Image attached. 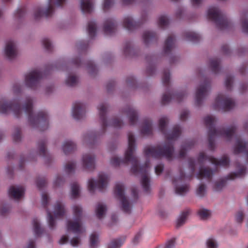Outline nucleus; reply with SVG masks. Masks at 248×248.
Returning <instances> with one entry per match:
<instances>
[{
  "mask_svg": "<svg viewBox=\"0 0 248 248\" xmlns=\"http://www.w3.org/2000/svg\"><path fill=\"white\" fill-rule=\"evenodd\" d=\"M128 146L125 153L124 159H120L116 156H113L110 160V163L114 166H118L121 164H127L131 162L132 167L131 172L134 174H140L141 176V183L144 191L148 193L150 191L149 178L148 176V168L150 165L149 161L147 160L145 164L139 166V161L137 157L134 155L135 150V139L132 132L128 133Z\"/></svg>",
  "mask_w": 248,
  "mask_h": 248,
  "instance_id": "1",
  "label": "nucleus"
},
{
  "mask_svg": "<svg viewBox=\"0 0 248 248\" xmlns=\"http://www.w3.org/2000/svg\"><path fill=\"white\" fill-rule=\"evenodd\" d=\"M204 122L205 125L208 128V147L209 149L212 151L214 150L215 149V145L214 141L216 136H223L230 140L232 139L236 130V127L234 125H232L226 129L224 128L216 129L214 127L216 120L215 117L212 116H207L205 117Z\"/></svg>",
  "mask_w": 248,
  "mask_h": 248,
  "instance_id": "2",
  "label": "nucleus"
},
{
  "mask_svg": "<svg viewBox=\"0 0 248 248\" xmlns=\"http://www.w3.org/2000/svg\"><path fill=\"white\" fill-rule=\"evenodd\" d=\"M23 109L28 116L30 124L39 128L41 131L46 130L48 127V116L44 111H40L36 115L33 112L32 99L31 97L27 98Z\"/></svg>",
  "mask_w": 248,
  "mask_h": 248,
  "instance_id": "3",
  "label": "nucleus"
},
{
  "mask_svg": "<svg viewBox=\"0 0 248 248\" xmlns=\"http://www.w3.org/2000/svg\"><path fill=\"white\" fill-rule=\"evenodd\" d=\"M208 160L211 163L216 166H221L223 167H227L229 165L230 160L229 157L227 155H224L220 160L213 157L207 156L203 152L199 154L198 162L201 167H202L204 161ZM213 174V171L208 168H203L201 167L199 171L197 174V177L198 179H202L203 178L207 179L208 181H211Z\"/></svg>",
  "mask_w": 248,
  "mask_h": 248,
  "instance_id": "4",
  "label": "nucleus"
},
{
  "mask_svg": "<svg viewBox=\"0 0 248 248\" xmlns=\"http://www.w3.org/2000/svg\"><path fill=\"white\" fill-rule=\"evenodd\" d=\"M174 151L173 144L170 142H166L163 145L146 147L144 150L147 157L152 156L157 159L164 157L169 161L172 160Z\"/></svg>",
  "mask_w": 248,
  "mask_h": 248,
  "instance_id": "5",
  "label": "nucleus"
},
{
  "mask_svg": "<svg viewBox=\"0 0 248 248\" xmlns=\"http://www.w3.org/2000/svg\"><path fill=\"white\" fill-rule=\"evenodd\" d=\"M73 212L75 219L74 220L67 221V230L68 232H72L79 235L85 232L81 224L82 208L79 205H75L73 206Z\"/></svg>",
  "mask_w": 248,
  "mask_h": 248,
  "instance_id": "6",
  "label": "nucleus"
},
{
  "mask_svg": "<svg viewBox=\"0 0 248 248\" xmlns=\"http://www.w3.org/2000/svg\"><path fill=\"white\" fill-rule=\"evenodd\" d=\"M207 17L215 22L218 29L223 30L230 26V22L225 15L216 7H210L207 11Z\"/></svg>",
  "mask_w": 248,
  "mask_h": 248,
  "instance_id": "7",
  "label": "nucleus"
},
{
  "mask_svg": "<svg viewBox=\"0 0 248 248\" xmlns=\"http://www.w3.org/2000/svg\"><path fill=\"white\" fill-rule=\"evenodd\" d=\"M168 122V119L166 117H162L159 120V129L160 131L165 135V138L168 140H176L181 134V129L179 125H175L172 130L167 133L166 130V125Z\"/></svg>",
  "mask_w": 248,
  "mask_h": 248,
  "instance_id": "8",
  "label": "nucleus"
},
{
  "mask_svg": "<svg viewBox=\"0 0 248 248\" xmlns=\"http://www.w3.org/2000/svg\"><path fill=\"white\" fill-rule=\"evenodd\" d=\"M10 111L13 112L17 118L20 116L22 112V108L18 102L16 100L10 102H7L4 100H0V113L7 114Z\"/></svg>",
  "mask_w": 248,
  "mask_h": 248,
  "instance_id": "9",
  "label": "nucleus"
},
{
  "mask_svg": "<svg viewBox=\"0 0 248 248\" xmlns=\"http://www.w3.org/2000/svg\"><path fill=\"white\" fill-rule=\"evenodd\" d=\"M65 0H48L47 8L45 11H43L41 8L36 7L34 10V18L35 20L39 19L43 16L46 17L50 16L54 12V6H61L65 2Z\"/></svg>",
  "mask_w": 248,
  "mask_h": 248,
  "instance_id": "10",
  "label": "nucleus"
},
{
  "mask_svg": "<svg viewBox=\"0 0 248 248\" xmlns=\"http://www.w3.org/2000/svg\"><path fill=\"white\" fill-rule=\"evenodd\" d=\"M235 106L234 100L223 94H219L216 97L214 105L215 109H221L224 111H229Z\"/></svg>",
  "mask_w": 248,
  "mask_h": 248,
  "instance_id": "11",
  "label": "nucleus"
},
{
  "mask_svg": "<svg viewBox=\"0 0 248 248\" xmlns=\"http://www.w3.org/2000/svg\"><path fill=\"white\" fill-rule=\"evenodd\" d=\"M124 187L123 184L117 183L115 186L114 193L116 197L122 204V210L126 213H130L131 208L129 202L124 194Z\"/></svg>",
  "mask_w": 248,
  "mask_h": 248,
  "instance_id": "12",
  "label": "nucleus"
},
{
  "mask_svg": "<svg viewBox=\"0 0 248 248\" xmlns=\"http://www.w3.org/2000/svg\"><path fill=\"white\" fill-rule=\"evenodd\" d=\"M108 180V175L103 173H99L98 180L96 182L93 179L89 180L88 187L89 191L93 193L96 186L99 191H103L106 187Z\"/></svg>",
  "mask_w": 248,
  "mask_h": 248,
  "instance_id": "13",
  "label": "nucleus"
},
{
  "mask_svg": "<svg viewBox=\"0 0 248 248\" xmlns=\"http://www.w3.org/2000/svg\"><path fill=\"white\" fill-rule=\"evenodd\" d=\"M43 77V74L40 71L37 70H32L25 77L26 85L30 88L35 89Z\"/></svg>",
  "mask_w": 248,
  "mask_h": 248,
  "instance_id": "14",
  "label": "nucleus"
},
{
  "mask_svg": "<svg viewBox=\"0 0 248 248\" xmlns=\"http://www.w3.org/2000/svg\"><path fill=\"white\" fill-rule=\"evenodd\" d=\"M210 88V83L208 79H206L197 88L195 94V102L197 106H200L203 99L207 94L208 90Z\"/></svg>",
  "mask_w": 248,
  "mask_h": 248,
  "instance_id": "15",
  "label": "nucleus"
},
{
  "mask_svg": "<svg viewBox=\"0 0 248 248\" xmlns=\"http://www.w3.org/2000/svg\"><path fill=\"white\" fill-rule=\"evenodd\" d=\"M179 173V177L173 179L172 183L175 186V193L177 194L183 195L188 191L189 186L187 185L181 186H177L178 183H182L186 178V175L182 169L180 170Z\"/></svg>",
  "mask_w": 248,
  "mask_h": 248,
  "instance_id": "16",
  "label": "nucleus"
},
{
  "mask_svg": "<svg viewBox=\"0 0 248 248\" xmlns=\"http://www.w3.org/2000/svg\"><path fill=\"white\" fill-rule=\"evenodd\" d=\"M85 114V106L84 104L79 102H76L73 104L72 109L73 117L75 119L80 120Z\"/></svg>",
  "mask_w": 248,
  "mask_h": 248,
  "instance_id": "17",
  "label": "nucleus"
},
{
  "mask_svg": "<svg viewBox=\"0 0 248 248\" xmlns=\"http://www.w3.org/2000/svg\"><path fill=\"white\" fill-rule=\"evenodd\" d=\"M108 106L107 104L102 103L98 107L99 117L101 123V134H104L106 131L107 127L108 125V121L106 119V113L107 111Z\"/></svg>",
  "mask_w": 248,
  "mask_h": 248,
  "instance_id": "18",
  "label": "nucleus"
},
{
  "mask_svg": "<svg viewBox=\"0 0 248 248\" xmlns=\"http://www.w3.org/2000/svg\"><path fill=\"white\" fill-rule=\"evenodd\" d=\"M186 95V93L184 92L178 93L175 94H171L170 92L165 93L163 94L162 97L161 103L163 105H166L169 103L172 98L176 99L177 101L179 102L182 100Z\"/></svg>",
  "mask_w": 248,
  "mask_h": 248,
  "instance_id": "19",
  "label": "nucleus"
},
{
  "mask_svg": "<svg viewBox=\"0 0 248 248\" xmlns=\"http://www.w3.org/2000/svg\"><path fill=\"white\" fill-rule=\"evenodd\" d=\"M94 155L91 154L84 155L82 156L83 168L88 170H92L95 168Z\"/></svg>",
  "mask_w": 248,
  "mask_h": 248,
  "instance_id": "20",
  "label": "nucleus"
},
{
  "mask_svg": "<svg viewBox=\"0 0 248 248\" xmlns=\"http://www.w3.org/2000/svg\"><path fill=\"white\" fill-rule=\"evenodd\" d=\"M25 189L21 186H11L9 189V195L11 198L16 200H19L21 199L24 195Z\"/></svg>",
  "mask_w": 248,
  "mask_h": 248,
  "instance_id": "21",
  "label": "nucleus"
},
{
  "mask_svg": "<svg viewBox=\"0 0 248 248\" xmlns=\"http://www.w3.org/2000/svg\"><path fill=\"white\" fill-rule=\"evenodd\" d=\"M6 56L10 60L15 58L17 54L16 45L14 41H9L6 45L5 48Z\"/></svg>",
  "mask_w": 248,
  "mask_h": 248,
  "instance_id": "22",
  "label": "nucleus"
},
{
  "mask_svg": "<svg viewBox=\"0 0 248 248\" xmlns=\"http://www.w3.org/2000/svg\"><path fill=\"white\" fill-rule=\"evenodd\" d=\"M116 24L115 21L112 18L107 19L104 25V31L106 34L112 35L115 32Z\"/></svg>",
  "mask_w": 248,
  "mask_h": 248,
  "instance_id": "23",
  "label": "nucleus"
},
{
  "mask_svg": "<svg viewBox=\"0 0 248 248\" xmlns=\"http://www.w3.org/2000/svg\"><path fill=\"white\" fill-rule=\"evenodd\" d=\"M140 132L144 136H150L152 134V124L151 121L149 119L144 120L142 125L140 128Z\"/></svg>",
  "mask_w": 248,
  "mask_h": 248,
  "instance_id": "24",
  "label": "nucleus"
},
{
  "mask_svg": "<svg viewBox=\"0 0 248 248\" xmlns=\"http://www.w3.org/2000/svg\"><path fill=\"white\" fill-rule=\"evenodd\" d=\"M124 112L129 118L130 124L134 125L138 118L137 111L133 107L128 106L125 109Z\"/></svg>",
  "mask_w": 248,
  "mask_h": 248,
  "instance_id": "25",
  "label": "nucleus"
},
{
  "mask_svg": "<svg viewBox=\"0 0 248 248\" xmlns=\"http://www.w3.org/2000/svg\"><path fill=\"white\" fill-rule=\"evenodd\" d=\"M141 23L134 22L132 18L130 16L124 17L123 21V26L124 28L128 31H132L140 26Z\"/></svg>",
  "mask_w": 248,
  "mask_h": 248,
  "instance_id": "26",
  "label": "nucleus"
},
{
  "mask_svg": "<svg viewBox=\"0 0 248 248\" xmlns=\"http://www.w3.org/2000/svg\"><path fill=\"white\" fill-rule=\"evenodd\" d=\"M175 41V37L173 35H171L168 37L165 42L163 48L165 54H168L171 51L174 47Z\"/></svg>",
  "mask_w": 248,
  "mask_h": 248,
  "instance_id": "27",
  "label": "nucleus"
},
{
  "mask_svg": "<svg viewBox=\"0 0 248 248\" xmlns=\"http://www.w3.org/2000/svg\"><path fill=\"white\" fill-rule=\"evenodd\" d=\"M46 140H40L38 142V147L39 155L46 158V161H48L51 159V156L47 155L46 149Z\"/></svg>",
  "mask_w": 248,
  "mask_h": 248,
  "instance_id": "28",
  "label": "nucleus"
},
{
  "mask_svg": "<svg viewBox=\"0 0 248 248\" xmlns=\"http://www.w3.org/2000/svg\"><path fill=\"white\" fill-rule=\"evenodd\" d=\"M247 146V142H244L239 138H238L236 139L234 148V154L237 155L241 153L245 152L246 151Z\"/></svg>",
  "mask_w": 248,
  "mask_h": 248,
  "instance_id": "29",
  "label": "nucleus"
},
{
  "mask_svg": "<svg viewBox=\"0 0 248 248\" xmlns=\"http://www.w3.org/2000/svg\"><path fill=\"white\" fill-rule=\"evenodd\" d=\"M143 39L144 44L148 45L150 43L156 41L157 39L156 34L153 31H146L143 34Z\"/></svg>",
  "mask_w": 248,
  "mask_h": 248,
  "instance_id": "30",
  "label": "nucleus"
},
{
  "mask_svg": "<svg viewBox=\"0 0 248 248\" xmlns=\"http://www.w3.org/2000/svg\"><path fill=\"white\" fill-rule=\"evenodd\" d=\"M66 213L64 205L60 202H57L54 206V214L56 217H63Z\"/></svg>",
  "mask_w": 248,
  "mask_h": 248,
  "instance_id": "31",
  "label": "nucleus"
},
{
  "mask_svg": "<svg viewBox=\"0 0 248 248\" xmlns=\"http://www.w3.org/2000/svg\"><path fill=\"white\" fill-rule=\"evenodd\" d=\"M80 7L83 13H91L93 9L92 0H81Z\"/></svg>",
  "mask_w": 248,
  "mask_h": 248,
  "instance_id": "32",
  "label": "nucleus"
},
{
  "mask_svg": "<svg viewBox=\"0 0 248 248\" xmlns=\"http://www.w3.org/2000/svg\"><path fill=\"white\" fill-rule=\"evenodd\" d=\"M76 148V145L74 142L71 140L65 141L62 145V150L65 155L72 153Z\"/></svg>",
  "mask_w": 248,
  "mask_h": 248,
  "instance_id": "33",
  "label": "nucleus"
},
{
  "mask_svg": "<svg viewBox=\"0 0 248 248\" xmlns=\"http://www.w3.org/2000/svg\"><path fill=\"white\" fill-rule=\"evenodd\" d=\"M184 36L186 40L196 43L200 41V35L194 32L187 31L184 33Z\"/></svg>",
  "mask_w": 248,
  "mask_h": 248,
  "instance_id": "34",
  "label": "nucleus"
},
{
  "mask_svg": "<svg viewBox=\"0 0 248 248\" xmlns=\"http://www.w3.org/2000/svg\"><path fill=\"white\" fill-rule=\"evenodd\" d=\"M220 61L218 58H213L210 60L209 66L213 72L217 73L219 71V64Z\"/></svg>",
  "mask_w": 248,
  "mask_h": 248,
  "instance_id": "35",
  "label": "nucleus"
},
{
  "mask_svg": "<svg viewBox=\"0 0 248 248\" xmlns=\"http://www.w3.org/2000/svg\"><path fill=\"white\" fill-rule=\"evenodd\" d=\"M87 31L89 37L93 38L96 33V24L93 21H90L88 23Z\"/></svg>",
  "mask_w": 248,
  "mask_h": 248,
  "instance_id": "36",
  "label": "nucleus"
},
{
  "mask_svg": "<svg viewBox=\"0 0 248 248\" xmlns=\"http://www.w3.org/2000/svg\"><path fill=\"white\" fill-rule=\"evenodd\" d=\"M131 44L130 42H127L125 43L124 54L126 57H133L135 55V50L131 46Z\"/></svg>",
  "mask_w": 248,
  "mask_h": 248,
  "instance_id": "37",
  "label": "nucleus"
},
{
  "mask_svg": "<svg viewBox=\"0 0 248 248\" xmlns=\"http://www.w3.org/2000/svg\"><path fill=\"white\" fill-rule=\"evenodd\" d=\"M246 168L244 166H240V169L239 171L236 172H232L230 173L226 177V180H233L237 177H242L245 173Z\"/></svg>",
  "mask_w": 248,
  "mask_h": 248,
  "instance_id": "38",
  "label": "nucleus"
},
{
  "mask_svg": "<svg viewBox=\"0 0 248 248\" xmlns=\"http://www.w3.org/2000/svg\"><path fill=\"white\" fill-rule=\"evenodd\" d=\"M190 213L189 209H186L182 212L179 217L177 219L176 227H180L182 226L186 222V220Z\"/></svg>",
  "mask_w": 248,
  "mask_h": 248,
  "instance_id": "39",
  "label": "nucleus"
},
{
  "mask_svg": "<svg viewBox=\"0 0 248 248\" xmlns=\"http://www.w3.org/2000/svg\"><path fill=\"white\" fill-rule=\"evenodd\" d=\"M194 145V142L193 140H191L190 141H188L187 143L183 144L181 148L180 149L178 157L182 158L185 157L186 155V149L188 148H190L191 146H193Z\"/></svg>",
  "mask_w": 248,
  "mask_h": 248,
  "instance_id": "40",
  "label": "nucleus"
},
{
  "mask_svg": "<svg viewBox=\"0 0 248 248\" xmlns=\"http://www.w3.org/2000/svg\"><path fill=\"white\" fill-rule=\"evenodd\" d=\"M241 20L243 31L248 33V12L243 13Z\"/></svg>",
  "mask_w": 248,
  "mask_h": 248,
  "instance_id": "41",
  "label": "nucleus"
},
{
  "mask_svg": "<svg viewBox=\"0 0 248 248\" xmlns=\"http://www.w3.org/2000/svg\"><path fill=\"white\" fill-rule=\"evenodd\" d=\"M125 237L112 240L108 245V248H120L124 244Z\"/></svg>",
  "mask_w": 248,
  "mask_h": 248,
  "instance_id": "42",
  "label": "nucleus"
},
{
  "mask_svg": "<svg viewBox=\"0 0 248 248\" xmlns=\"http://www.w3.org/2000/svg\"><path fill=\"white\" fill-rule=\"evenodd\" d=\"M106 206L105 205L100 203L97 205L96 214L99 219H101L103 217L106 211Z\"/></svg>",
  "mask_w": 248,
  "mask_h": 248,
  "instance_id": "43",
  "label": "nucleus"
},
{
  "mask_svg": "<svg viewBox=\"0 0 248 248\" xmlns=\"http://www.w3.org/2000/svg\"><path fill=\"white\" fill-rule=\"evenodd\" d=\"M33 230L36 235L39 236L43 233V229L40 227L39 220L35 218L32 220Z\"/></svg>",
  "mask_w": 248,
  "mask_h": 248,
  "instance_id": "44",
  "label": "nucleus"
},
{
  "mask_svg": "<svg viewBox=\"0 0 248 248\" xmlns=\"http://www.w3.org/2000/svg\"><path fill=\"white\" fill-rule=\"evenodd\" d=\"M99 134L94 132H91L84 136V140L90 144L94 143L96 140Z\"/></svg>",
  "mask_w": 248,
  "mask_h": 248,
  "instance_id": "45",
  "label": "nucleus"
},
{
  "mask_svg": "<svg viewBox=\"0 0 248 248\" xmlns=\"http://www.w3.org/2000/svg\"><path fill=\"white\" fill-rule=\"evenodd\" d=\"M79 194V186L77 183L71 185V195L73 198H76Z\"/></svg>",
  "mask_w": 248,
  "mask_h": 248,
  "instance_id": "46",
  "label": "nucleus"
},
{
  "mask_svg": "<svg viewBox=\"0 0 248 248\" xmlns=\"http://www.w3.org/2000/svg\"><path fill=\"white\" fill-rule=\"evenodd\" d=\"M76 166V163L74 161H69L68 162L64 167V170L65 172L70 174L74 171L75 167Z\"/></svg>",
  "mask_w": 248,
  "mask_h": 248,
  "instance_id": "47",
  "label": "nucleus"
},
{
  "mask_svg": "<svg viewBox=\"0 0 248 248\" xmlns=\"http://www.w3.org/2000/svg\"><path fill=\"white\" fill-rule=\"evenodd\" d=\"M46 212L49 227L50 229H53L56 225L55 219L50 211L47 209H46Z\"/></svg>",
  "mask_w": 248,
  "mask_h": 248,
  "instance_id": "48",
  "label": "nucleus"
},
{
  "mask_svg": "<svg viewBox=\"0 0 248 248\" xmlns=\"http://www.w3.org/2000/svg\"><path fill=\"white\" fill-rule=\"evenodd\" d=\"M170 73L168 70H165L163 73L162 82L163 85L168 88L170 84Z\"/></svg>",
  "mask_w": 248,
  "mask_h": 248,
  "instance_id": "49",
  "label": "nucleus"
},
{
  "mask_svg": "<svg viewBox=\"0 0 248 248\" xmlns=\"http://www.w3.org/2000/svg\"><path fill=\"white\" fill-rule=\"evenodd\" d=\"M98 242V236L95 233L91 235L90 240V245L91 248H95Z\"/></svg>",
  "mask_w": 248,
  "mask_h": 248,
  "instance_id": "50",
  "label": "nucleus"
},
{
  "mask_svg": "<svg viewBox=\"0 0 248 248\" xmlns=\"http://www.w3.org/2000/svg\"><path fill=\"white\" fill-rule=\"evenodd\" d=\"M169 24L168 18L164 16H161L158 18V24L159 27L164 28L166 27Z\"/></svg>",
  "mask_w": 248,
  "mask_h": 248,
  "instance_id": "51",
  "label": "nucleus"
},
{
  "mask_svg": "<svg viewBox=\"0 0 248 248\" xmlns=\"http://www.w3.org/2000/svg\"><path fill=\"white\" fill-rule=\"evenodd\" d=\"M87 68L90 74L92 75L95 74L97 71L96 66L91 61L88 62L87 63Z\"/></svg>",
  "mask_w": 248,
  "mask_h": 248,
  "instance_id": "52",
  "label": "nucleus"
},
{
  "mask_svg": "<svg viewBox=\"0 0 248 248\" xmlns=\"http://www.w3.org/2000/svg\"><path fill=\"white\" fill-rule=\"evenodd\" d=\"M78 82L77 78L75 76H70L65 81L66 84L70 87L75 86Z\"/></svg>",
  "mask_w": 248,
  "mask_h": 248,
  "instance_id": "53",
  "label": "nucleus"
},
{
  "mask_svg": "<svg viewBox=\"0 0 248 248\" xmlns=\"http://www.w3.org/2000/svg\"><path fill=\"white\" fill-rule=\"evenodd\" d=\"M210 211L208 210L202 209L198 211V215L202 219H206L210 216Z\"/></svg>",
  "mask_w": 248,
  "mask_h": 248,
  "instance_id": "54",
  "label": "nucleus"
},
{
  "mask_svg": "<svg viewBox=\"0 0 248 248\" xmlns=\"http://www.w3.org/2000/svg\"><path fill=\"white\" fill-rule=\"evenodd\" d=\"M188 166L189 169L191 170V174L188 176V180H190L192 177L193 174L195 170V163L194 159L192 158H189L188 159Z\"/></svg>",
  "mask_w": 248,
  "mask_h": 248,
  "instance_id": "55",
  "label": "nucleus"
},
{
  "mask_svg": "<svg viewBox=\"0 0 248 248\" xmlns=\"http://www.w3.org/2000/svg\"><path fill=\"white\" fill-rule=\"evenodd\" d=\"M46 184L47 182L46 179L44 177L38 178L36 180V185L39 190L42 189L44 187H45Z\"/></svg>",
  "mask_w": 248,
  "mask_h": 248,
  "instance_id": "56",
  "label": "nucleus"
},
{
  "mask_svg": "<svg viewBox=\"0 0 248 248\" xmlns=\"http://www.w3.org/2000/svg\"><path fill=\"white\" fill-rule=\"evenodd\" d=\"M21 137V129L19 127L16 128L13 135V140L15 142H18L20 140Z\"/></svg>",
  "mask_w": 248,
  "mask_h": 248,
  "instance_id": "57",
  "label": "nucleus"
},
{
  "mask_svg": "<svg viewBox=\"0 0 248 248\" xmlns=\"http://www.w3.org/2000/svg\"><path fill=\"white\" fill-rule=\"evenodd\" d=\"M197 194L200 197H203L206 192V186L204 184H201L196 191Z\"/></svg>",
  "mask_w": 248,
  "mask_h": 248,
  "instance_id": "58",
  "label": "nucleus"
},
{
  "mask_svg": "<svg viewBox=\"0 0 248 248\" xmlns=\"http://www.w3.org/2000/svg\"><path fill=\"white\" fill-rule=\"evenodd\" d=\"M226 181L225 180H221L215 183L214 186V189L217 191H219L225 186Z\"/></svg>",
  "mask_w": 248,
  "mask_h": 248,
  "instance_id": "59",
  "label": "nucleus"
},
{
  "mask_svg": "<svg viewBox=\"0 0 248 248\" xmlns=\"http://www.w3.org/2000/svg\"><path fill=\"white\" fill-rule=\"evenodd\" d=\"M123 122L118 118H115L113 120L110 125L115 128H119L123 125Z\"/></svg>",
  "mask_w": 248,
  "mask_h": 248,
  "instance_id": "60",
  "label": "nucleus"
},
{
  "mask_svg": "<svg viewBox=\"0 0 248 248\" xmlns=\"http://www.w3.org/2000/svg\"><path fill=\"white\" fill-rule=\"evenodd\" d=\"M42 43L44 47L48 51L52 50V46L50 40L47 38H44L42 40Z\"/></svg>",
  "mask_w": 248,
  "mask_h": 248,
  "instance_id": "61",
  "label": "nucleus"
},
{
  "mask_svg": "<svg viewBox=\"0 0 248 248\" xmlns=\"http://www.w3.org/2000/svg\"><path fill=\"white\" fill-rule=\"evenodd\" d=\"M233 78L231 76L227 77L225 80V86L227 90H231L232 89Z\"/></svg>",
  "mask_w": 248,
  "mask_h": 248,
  "instance_id": "62",
  "label": "nucleus"
},
{
  "mask_svg": "<svg viewBox=\"0 0 248 248\" xmlns=\"http://www.w3.org/2000/svg\"><path fill=\"white\" fill-rule=\"evenodd\" d=\"M26 13V9L25 7H23L20 8H18L16 14L15 16L17 18H21L23 17Z\"/></svg>",
  "mask_w": 248,
  "mask_h": 248,
  "instance_id": "63",
  "label": "nucleus"
},
{
  "mask_svg": "<svg viewBox=\"0 0 248 248\" xmlns=\"http://www.w3.org/2000/svg\"><path fill=\"white\" fill-rule=\"evenodd\" d=\"M207 247L208 248H217V245L215 241L212 239H209L206 242Z\"/></svg>",
  "mask_w": 248,
  "mask_h": 248,
  "instance_id": "64",
  "label": "nucleus"
}]
</instances>
